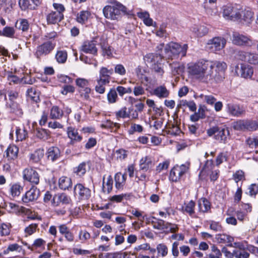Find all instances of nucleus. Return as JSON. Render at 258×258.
<instances>
[{"label":"nucleus","mask_w":258,"mask_h":258,"mask_svg":"<svg viewBox=\"0 0 258 258\" xmlns=\"http://www.w3.org/2000/svg\"><path fill=\"white\" fill-rule=\"evenodd\" d=\"M27 95L32 101L37 103L39 101V92L37 91L34 88L28 89L27 91Z\"/></svg>","instance_id":"41"},{"label":"nucleus","mask_w":258,"mask_h":258,"mask_svg":"<svg viewBox=\"0 0 258 258\" xmlns=\"http://www.w3.org/2000/svg\"><path fill=\"white\" fill-rule=\"evenodd\" d=\"M212 252L208 255L209 258H222V253L215 245L211 246Z\"/></svg>","instance_id":"55"},{"label":"nucleus","mask_w":258,"mask_h":258,"mask_svg":"<svg viewBox=\"0 0 258 258\" xmlns=\"http://www.w3.org/2000/svg\"><path fill=\"white\" fill-rule=\"evenodd\" d=\"M11 231V224L9 223H2L0 225V235L7 236L9 235Z\"/></svg>","instance_id":"52"},{"label":"nucleus","mask_w":258,"mask_h":258,"mask_svg":"<svg viewBox=\"0 0 258 258\" xmlns=\"http://www.w3.org/2000/svg\"><path fill=\"white\" fill-rule=\"evenodd\" d=\"M173 73L175 75V74H179L182 72L183 68L177 62H173L169 64Z\"/></svg>","instance_id":"60"},{"label":"nucleus","mask_w":258,"mask_h":258,"mask_svg":"<svg viewBox=\"0 0 258 258\" xmlns=\"http://www.w3.org/2000/svg\"><path fill=\"white\" fill-rule=\"evenodd\" d=\"M96 41L94 40L86 41L81 47L80 50L85 53L96 55L97 49L96 47Z\"/></svg>","instance_id":"17"},{"label":"nucleus","mask_w":258,"mask_h":258,"mask_svg":"<svg viewBox=\"0 0 258 258\" xmlns=\"http://www.w3.org/2000/svg\"><path fill=\"white\" fill-rule=\"evenodd\" d=\"M223 17L226 20L236 21L241 17V11L232 5L223 7Z\"/></svg>","instance_id":"7"},{"label":"nucleus","mask_w":258,"mask_h":258,"mask_svg":"<svg viewBox=\"0 0 258 258\" xmlns=\"http://www.w3.org/2000/svg\"><path fill=\"white\" fill-rule=\"evenodd\" d=\"M226 40L222 37H215L208 40L206 47L211 51L216 52L223 49L226 44Z\"/></svg>","instance_id":"8"},{"label":"nucleus","mask_w":258,"mask_h":258,"mask_svg":"<svg viewBox=\"0 0 258 258\" xmlns=\"http://www.w3.org/2000/svg\"><path fill=\"white\" fill-rule=\"evenodd\" d=\"M48 159L54 162L60 157V151L56 147H50L47 152Z\"/></svg>","instance_id":"26"},{"label":"nucleus","mask_w":258,"mask_h":258,"mask_svg":"<svg viewBox=\"0 0 258 258\" xmlns=\"http://www.w3.org/2000/svg\"><path fill=\"white\" fill-rule=\"evenodd\" d=\"M35 134L37 138L44 141L47 140L50 137L49 131L42 128H37Z\"/></svg>","instance_id":"40"},{"label":"nucleus","mask_w":258,"mask_h":258,"mask_svg":"<svg viewBox=\"0 0 258 258\" xmlns=\"http://www.w3.org/2000/svg\"><path fill=\"white\" fill-rule=\"evenodd\" d=\"M56 61L59 63H64L68 58V53L65 50L58 49L55 55Z\"/></svg>","instance_id":"34"},{"label":"nucleus","mask_w":258,"mask_h":258,"mask_svg":"<svg viewBox=\"0 0 258 258\" xmlns=\"http://www.w3.org/2000/svg\"><path fill=\"white\" fill-rule=\"evenodd\" d=\"M115 116L116 118H125L128 117V112L127 111V108L123 107L121 108L119 110L115 112Z\"/></svg>","instance_id":"62"},{"label":"nucleus","mask_w":258,"mask_h":258,"mask_svg":"<svg viewBox=\"0 0 258 258\" xmlns=\"http://www.w3.org/2000/svg\"><path fill=\"white\" fill-rule=\"evenodd\" d=\"M15 34V30L13 27H6L3 31H0V35L8 37H13Z\"/></svg>","instance_id":"57"},{"label":"nucleus","mask_w":258,"mask_h":258,"mask_svg":"<svg viewBox=\"0 0 258 258\" xmlns=\"http://www.w3.org/2000/svg\"><path fill=\"white\" fill-rule=\"evenodd\" d=\"M76 84L77 86L79 87V89H84L88 88L89 81L88 80L84 78H77L76 80Z\"/></svg>","instance_id":"59"},{"label":"nucleus","mask_w":258,"mask_h":258,"mask_svg":"<svg viewBox=\"0 0 258 258\" xmlns=\"http://www.w3.org/2000/svg\"><path fill=\"white\" fill-rule=\"evenodd\" d=\"M71 200L69 196L64 193L56 195L53 198L52 204L54 206H58L60 203L62 204H69Z\"/></svg>","instance_id":"20"},{"label":"nucleus","mask_w":258,"mask_h":258,"mask_svg":"<svg viewBox=\"0 0 258 258\" xmlns=\"http://www.w3.org/2000/svg\"><path fill=\"white\" fill-rule=\"evenodd\" d=\"M248 192H247L249 196L255 197L258 193V184H251L248 188Z\"/></svg>","instance_id":"64"},{"label":"nucleus","mask_w":258,"mask_h":258,"mask_svg":"<svg viewBox=\"0 0 258 258\" xmlns=\"http://www.w3.org/2000/svg\"><path fill=\"white\" fill-rule=\"evenodd\" d=\"M21 246H20L17 243H13L10 244L7 249L4 250V254H8L10 252H13V251H20L21 249Z\"/></svg>","instance_id":"58"},{"label":"nucleus","mask_w":258,"mask_h":258,"mask_svg":"<svg viewBox=\"0 0 258 258\" xmlns=\"http://www.w3.org/2000/svg\"><path fill=\"white\" fill-rule=\"evenodd\" d=\"M211 62L213 64L211 72L207 76V78L210 80V83L220 82L224 79L225 71L227 69V65L224 61Z\"/></svg>","instance_id":"3"},{"label":"nucleus","mask_w":258,"mask_h":258,"mask_svg":"<svg viewBox=\"0 0 258 258\" xmlns=\"http://www.w3.org/2000/svg\"><path fill=\"white\" fill-rule=\"evenodd\" d=\"M45 241L42 238H37L35 239L32 245H29L28 248L31 250H34L35 249L41 247L42 246L44 245Z\"/></svg>","instance_id":"53"},{"label":"nucleus","mask_w":258,"mask_h":258,"mask_svg":"<svg viewBox=\"0 0 258 258\" xmlns=\"http://www.w3.org/2000/svg\"><path fill=\"white\" fill-rule=\"evenodd\" d=\"M151 67L154 72L158 73L161 76H162L164 74V72L163 70V65L161 61H159V63L156 62V63L152 64Z\"/></svg>","instance_id":"61"},{"label":"nucleus","mask_w":258,"mask_h":258,"mask_svg":"<svg viewBox=\"0 0 258 258\" xmlns=\"http://www.w3.org/2000/svg\"><path fill=\"white\" fill-rule=\"evenodd\" d=\"M212 63L211 61L202 60L195 63L190 64L188 67V72L195 78L202 80L204 82L210 83L208 80L209 73L211 72Z\"/></svg>","instance_id":"1"},{"label":"nucleus","mask_w":258,"mask_h":258,"mask_svg":"<svg viewBox=\"0 0 258 258\" xmlns=\"http://www.w3.org/2000/svg\"><path fill=\"white\" fill-rule=\"evenodd\" d=\"M229 135V131L227 128L218 127V131L215 136V139L221 143H225L227 137Z\"/></svg>","instance_id":"28"},{"label":"nucleus","mask_w":258,"mask_h":258,"mask_svg":"<svg viewBox=\"0 0 258 258\" xmlns=\"http://www.w3.org/2000/svg\"><path fill=\"white\" fill-rule=\"evenodd\" d=\"M63 18V14L59 12L52 11L46 16L47 22L48 24H55L59 22Z\"/></svg>","instance_id":"22"},{"label":"nucleus","mask_w":258,"mask_h":258,"mask_svg":"<svg viewBox=\"0 0 258 258\" xmlns=\"http://www.w3.org/2000/svg\"><path fill=\"white\" fill-rule=\"evenodd\" d=\"M177 168L174 166L170 171L169 179L172 181L176 182L178 181L182 176L180 172H177Z\"/></svg>","instance_id":"47"},{"label":"nucleus","mask_w":258,"mask_h":258,"mask_svg":"<svg viewBox=\"0 0 258 258\" xmlns=\"http://www.w3.org/2000/svg\"><path fill=\"white\" fill-rule=\"evenodd\" d=\"M183 107H187L189 110L192 112L196 111L197 110V105L194 101L180 100L177 104V108L179 109Z\"/></svg>","instance_id":"29"},{"label":"nucleus","mask_w":258,"mask_h":258,"mask_svg":"<svg viewBox=\"0 0 258 258\" xmlns=\"http://www.w3.org/2000/svg\"><path fill=\"white\" fill-rule=\"evenodd\" d=\"M195 203L191 200L188 203H185L182 209L183 213H186L192 217L195 214Z\"/></svg>","instance_id":"42"},{"label":"nucleus","mask_w":258,"mask_h":258,"mask_svg":"<svg viewBox=\"0 0 258 258\" xmlns=\"http://www.w3.org/2000/svg\"><path fill=\"white\" fill-rule=\"evenodd\" d=\"M103 13L106 19L118 21L123 15L127 14V8L120 3L114 1L104 7Z\"/></svg>","instance_id":"2"},{"label":"nucleus","mask_w":258,"mask_h":258,"mask_svg":"<svg viewBox=\"0 0 258 258\" xmlns=\"http://www.w3.org/2000/svg\"><path fill=\"white\" fill-rule=\"evenodd\" d=\"M150 93L161 99L168 97L170 93L165 86L160 85L156 87L152 92H150Z\"/></svg>","instance_id":"21"},{"label":"nucleus","mask_w":258,"mask_h":258,"mask_svg":"<svg viewBox=\"0 0 258 258\" xmlns=\"http://www.w3.org/2000/svg\"><path fill=\"white\" fill-rule=\"evenodd\" d=\"M240 72L241 77L245 79L251 78L253 74L252 67L247 64L243 63L240 64Z\"/></svg>","instance_id":"23"},{"label":"nucleus","mask_w":258,"mask_h":258,"mask_svg":"<svg viewBox=\"0 0 258 258\" xmlns=\"http://www.w3.org/2000/svg\"><path fill=\"white\" fill-rule=\"evenodd\" d=\"M63 115V111L57 106H53L50 110V117L51 119L61 118Z\"/></svg>","instance_id":"39"},{"label":"nucleus","mask_w":258,"mask_h":258,"mask_svg":"<svg viewBox=\"0 0 258 258\" xmlns=\"http://www.w3.org/2000/svg\"><path fill=\"white\" fill-rule=\"evenodd\" d=\"M90 13L88 11H82L78 14L77 20L80 23H85L90 16Z\"/></svg>","instance_id":"50"},{"label":"nucleus","mask_w":258,"mask_h":258,"mask_svg":"<svg viewBox=\"0 0 258 258\" xmlns=\"http://www.w3.org/2000/svg\"><path fill=\"white\" fill-rule=\"evenodd\" d=\"M67 132L68 137L70 139V145H74L82 140V137L79 134L78 130L75 128L69 126L67 128Z\"/></svg>","instance_id":"16"},{"label":"nucleus","mask_w":258,"mask_h":258,"mask_svg":"<svg viewBox=\"0 0 258 258\" xmlns=\"http://www.w3.org/2000/svg\"><path fill=\"white\" fill-rule=\"evenodd\" d=\"M109 83L107 80L98 79L95 87V91L98 93L103 94L105 91V86Z\"/></svg>","instance_id":"38"},{"label":"nucleus","mask_w":258,"mask_h":258,"mask_svg":"<svg viewBox=\"0 0 258 258\" xmlns=\"http://www.w3.org/2000/svg\"><path fill=\"white\" fill-rule=\"evenodd\" d=\"M152 166V160L151 157L146 156L143 157L140 161V169L144 171H147Z\"/></svg>","instance_id":"32"},{"label":"nucleus","mask_w":258,"mask_h":258,"mask_svg":"<svg viewBox=\"0 0 258 258\" xmlns=\"http://www.w3.org/2000/svg\"><path fill=\"white\" fill-rule=\"evenodd\" d=\"M40 196V190L36 187L33 186L29 190L26 191L22 197V201L28 203L38 199Z\"/></svg>","instance_id":"15"},{"label":"nucleus","mask_w":258,"mask_h":258,"mask_svg":"<svg viewBox=\"0 0 258 258\" xmlns=\"http://www.w3.org/2000/svg\"><path fill=\"white\" fill-rule=\"evenodd\" d=\"M126 174H122L120 172L115 174L114 179L115 181V187L117 189H120L123 186L126 180Z\"/></svg>","instance_id":"30"},{"label":"nucleus","mask_w":258,"mask_h":258,"mask_svg":"<svg viewBox=\"0 0 258 258\" xmlns=\"http://www.w3.org/2000/svg\"><path fill=\"white\" fill-rule=\"evenodd\" d=\"M23 190V186L20 182H13L9 185V195L13 198L19 197Z\"/></svg>","instance_id":"19"},{"label":"nucleus","mask_w":258,"mask_h":258,"mask_svg":"<svg viewBox=\"0 0 258 258\" xmlns=\"http://www.w3.org/2000/svg\"><path fill=\"white\" fill-rule=\"evenodd\" d=\"M232 42L236 45L246 47H251L254 45V41L250 36L237 32L232 34Z\"/></svg>","instance_id":"5"},{"label":"nucleus","mask_w":258,"mask_h":258,"mask_svg":"<svg viewBox=\"0 0 258 258\" xmlns=\"http://www.w3.org/2000/svg\"><path fill=\"white\" fill-rule=\"evenodd\" d=\"M198 207L199 211L207 212L210 210V203L206 198H202L198 201Z\"/></svg>","instance_id":"37"},{"label":"nucleus","mask_w":258,"mask_h":258,"mask_svg":"<svg viewBox=\"0 0 258 258\" xmlns=\"http://www.w3.org/2000/svg\"><path fill=\"white\" fill-rule=\"evenodd\" d=\"M102 128H109L111 132H115L119 127V124L117 123H114L110 120H107L104 123L101 125Z\"/></svg>","instance_id":"45"},{"label":"nucleus","mask_w":258,"mask_h":258,"mask_svg":"<svg viewBox=\"0 0 258 258\" xmlns=\"http://www.w3.org/2000/svg\"><path fill=\"white\" fill-rule=\"evenodd\" d=\"M6 106L10 110L11 112H17L18 111H21L20 105L15 101H10V103L7 104Z\"/></svg>","instance_id":"54"},{"label":"nucleus","mask_w":258,"mask_h":258,"mask_svg":"<svg viewBox=\"0 0 258 258\" xmlns=\"http://www.w3.org/2000/svg\"><path fill=\"white\" fill-rule=\"evenodd\" d=\"M215 239L217 242L223 244H230L234 241V238L225 234H219L216 235Z\"/></svg>","instance_id":"33"},{"label":"nucleus","mask_w":258,"mask_h":258,"mask_svg":"<svg viewBox=\"0 0 258 258\" xmlns=\"http://www.w3.org/2000/svg\"><path fill=\"white\" fill-rule=\"evenodd\" d=\"M44 156V151L43 149H39L36 150L33 153H32L30 156V161L32 163H39Z\"/></svg>","instance_id":"36"},{"label":"nucleus","mask_w":258,"mask_h":258,"mask_svg":"<svg viewBox=\"0 0 258 258\" xmlns=\"http://www.w3.org/2000/svg\"><path fill=\"white\" fill-rule=\"evenodd\" d=\"M74 193L80 201H87L91 196V190L81 183H77L74 187Z\"/></svg>","instance_id":"10"},{"label":"nucleus","mask_w":258,"mask_h":258,"mask_svg":"<svg viewBox=\"0 0 258 258\" xmlns=\"http://www.w3.org/2000/svg\"><path fill=\"white\" fill-rule=\"evenodd\" d=\"M91 91V90L89 87L84 89H79V92L81 98L85 100H90V94Z\"/></svg>","instance_id":"51"},{"label":"nucleus","mask_w":258,"mask_h":258,"mask_svg":"<svg viewBox=\"0 0 258 258\" xmlns=\"http://www.w3.org/2000/svg\"><path fill=\"white\" fill-rule=\"evenodd\" d=\"M144 59L145 61L150 64L151 66L157 63H159V61H162V56L159 54L157 53H148L146 54L144 57Z\"/></svg>","instance_id":"24"},{"label":"nucleus","mask_w":258,"mask_h":258,"mask_svg":"<svg viewBox=\"0 0 258 258\" xmlns=\"http://www.w3.org/2000/svg\"><path fill=\"white\" fill-rule=\"evenodd\" d=\"M236 57L241 61L247 62L251 64L258 65V54L238 50L236 53Z\"/></svg>","instance_id":"9"},{"label":"nucleus","mask_w":258,"mask_h":258,"mask_svg":"<svg viewBox=\"0 0 258 258\" xmlns=\"http://www.w3.org/2000/svg\"><path fill=\"white\" fill-rule=\"evenodd\" d=\"M19 4L22 10H34L40 4V0H19Z\"/></svg>","instance_id":"18"},{"label":"nucleus","mask_w":258,"mask_h":258,"mask_svg":"<svg viewBox=\"0 0 258 258\" xmlns=\"http://www.w3.org/2000/svg\"><path fill=\"white\" fill-rule=\"evenodd\" d=\"M58 185L59 188L62 190L68 189L72 186V180L68 177L62 176L59 179Z\"/></svg>","instance_id":"31"},{"label":"nucleus","mask_w":258,"mask_h":258,"mask_svg":"<svg viewBox=\"0 0 258 258\" xmlns=\"http://www.w3.org/2000/svg\"><path fill=\"white\" fill-rule=\"evenodd\" d=\"M157 250L162 257L165 256L168 253V248L164 244H159L157 246Z\"/></svg>","instance_id":"63"},{"label":"nucleus","mask_w":258,"mask_h":258,"mask_svg":"<svg viewBox=\"0 0 258 258\" xmlns=\"http://www.w3.org/2000/svg\"><path fill=\"white\" fill-rule=\"evenodd\" d=\"M227 112L231 116L240 117L245 113V109L238 104L229 102L226 105Z\"/></svg>","instance_id":"13"},{"label":"nucleus","mask_w":258,"mask_h":258,"mask_svg":"<svg viewBox=\"0 0 258 258\" xmlns=\"http://www.w3.org/2000/svg\"><path fill=\"white\" fill-rule=\"evenodd\" d=\"M16 138L17 141H22L25 140L27 136V131L23 127L21 128L18 127L16 131Z\"/></svg>","instance_id":"48"},{"label":"nucleus","mask_w":258,"mask_h":258,"mask_svg":"<svg viewBox=\"0 0 258 258\" xmlns=\"http://www.w3.org/2000/svg\"><path fill=\"white\" fill-rule=\"evenodd\" d=\"M105 176L103 177L102 190L104 192L109 194L112 189L113 179L111 175H109L106 178V181H105Z\"/></svg>","instance_id":"27"},{"label":"nucleus","mask_w":258,"mask_h":258,"mask_svg":"<svg viewBox=\"0 0 258 258\" xmlns=\"http://www.w3.org/2000/svg\"><path fill=\"white\" fill-rule=\"evenodd\" d=\"M55 46V43L49 41L44 42L37 47L35 56L39 59L43 56L49 54L54 49Z\"/></svg>","instance_id":"11"},{"label":"nucleus","mask_w":258,"mask_h":258,"mask_svg":"<svg viewBox=\"0 0 258 258\" xmlns=\"http://www.w3.org/2000/svg\"><path fill=\"white\" fill-rule=\"evenodd\" d=\"M87 164L85 162H82L74 169V173L79 176L84 175L86 172Z\"/></svg>","instance_id":"46"},{"label":"nucleus","mask_w":258,"mask_h":258,"mask_svg":"<svg viewBox=\"0 0 258 258\" xmlns=\"http://www.w3.org/2000/svg\"><path fill=\"white\" fill-rule=\"evenodd\" d=\"M241 17L240 19H242L245 21L246 23H249L253 18V13H252L250 11H241Z\"/></svg>","instance_id":"56"},{"label":"nucleus","mask_w":258,"mask_h":258,"mask_svg":"<svg viewBox=\"0 0 258 258\" xmlns=\"http://www.w3.org/2000/svg\"><path fill=\"white\" fill-rule=\"evenodd\" d=\"M23 179L32 184L37 185L39 183L40 176L38 172L32 168H27L22 172Z\"/></svg>","instance_id":"12"},{"label":"nucleus","mask_w":258,"mask_h":258,"mask_svg":"<svg viewBox=\"0 0 258 258\" xmlns=\"http://www.w3.org/2000/svg\"><path fill=\"white\" fill-rule=\"evenodd\" d=\"M233 127L237 131H254L258 128V122L250 120H238L233 122Z\"/></svg>","instance_id":"6"},{"label":"nucleus","mask_w":258,"mask_h":258,"mask_svg":"<svg viewBox=\"0 0 258 258\" xmlns=\"http://www.w3.org/2000/svg\"><path fill=\"white\" fill-rule=\"evenodd\" d=\"M118 99L116 91L115 89H111L107 94V100L109 103H114Z\"/></svg>","instance_id":"49"},{"label":"nucleus","mask_w":258,"mask_h":258,"mask_svg":"<svg viewBox=\"0 0 258 258\" xmlns=\"http://www.w3.org/2000/svg\"><path fill=\"white\" fill-rule=\"evenodd\" d=\"M113 69H108L105 67H102L99 71V77L98 79L105 80L110 82V76L113 74Z\"/></svg>","instance_id":"35"},{"label":"nucleus","mask_w":258,"mask_h":258,"mask_svg":"<svg viewBox=\"0 0 258 258\" xmlns=\"http://www.w3.org/2000/svg\"><path fill=\"white\" fill-rule=\"evenodd\" d=\"M213 167V161L207 160L200 172V175L202 174L203 175L209 174L211 173L210 175L211 180L213 181L216 180L218 177L219 171L218 170L212 171Z\"/></svg>","instance_id":"14"},{"label":"nucleus","mask_w":258,"mask_h":258,"mask_svg":"<svg viewBox=\"0 0 258 258\" xmlns=\"http://www.w3.org/2000/svg\"><path fill=\"white\" fill-rule=\"evenodd\" d=\"M5 152L8 160H14L18 157L19 148L14 144L10 145Z\"/></svg>","instance_id":"25"},{"label":"nucleus","mask_w":258,"mask_h":258,"mask_svg":"<svg viewBox=\"0 0 258 258\" xmlns=\"http://www.w3.org/2000/svg\"><path fill=\"white\" fill-rule=\"evenodd\" d=\"M15 27L19 30H21L23 32H25L29 29V24L27 19H20L16 22Z\"/></svg>","instance_id":"43"},{"label":"nucleus","mask_w":258,"mask_h":258,"mask_svg":"<svg viewBox=\"0 0 258 258\" xmlns=\"http://www.w3.org/2000/svg\"><path fill=\"white\" fill-rule=\"evenodd\" d=\"M192 31L200 37L206 35L208 33V29L205 26H195L193 27Z\"/></svg>","instance_id":"44"},{"label":"nucleus","mask_w":258,"mask_h":258,"mask_svg":"<svg viewBox=\"0 0 258 258\" xmlns=\"http://www.w3.org/2000/svg\"><path fill=\"white\" fill-rule=\"evenodd\" d=\"M188 48L187 44H184L182 46L179 44L170 42L166 44L165 47V52L168 58H178L180 55L184 57L186 55Z\"/></svg>","instance_id":"4"}]
</instances>
